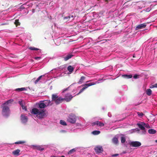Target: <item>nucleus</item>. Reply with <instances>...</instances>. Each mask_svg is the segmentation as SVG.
I'll return each mask as SVG.
<instances>
[{"label": "nucleus", "mask_w": 157, "mask_h": 157, "mask_svg": "<svg viewBox=\"0 0 157 157\" xmlns=\"http://www.w3.org/2000/svg\"><path fill=\"white\" fill-rule=\"evenodd\" d=\"M13 101V100H9L3 103L2 105V114L3 116L8 117L10 114V110L9 106L10 105V104Z\"/></svg>", "instance_id": "obj_1"}, {"label": "nucleus", "mask_w": 157, "mask_h": 157, "mask_svg": "<svg viewBox=\"0 0 157 157\" xmlns=\"http://www.w3.org/2000/svg\"><path fill=\"white\" fill-rule=\"evenodd\" d=\"M45 110L44 109L39 110L37 108H33L31 113L36 115V116L39 119L43 118L45 116Z\"/></svg>", "instance_id": "obj_2"}, {"label": "nucleus", "mask_w": 157, "mask_h": 157, "mask_svg": "<svg viewBox=\"0 0 157 157\" xmlns=\"http://www.w3.org/2000/svg\"><path fill=\"white\" fill-rule=\"evenodd\" d=\"M52 101H54L56 105H58L64 101L63 98L61 96H59L56 94L52 95Z\"/></svg>", "instance_id": "obj_3"}, {"label": "nucleus", "mask_w": 157, "mask_h": 157, "mask_svg": "<svg viewBox=\"0 0 157 157\" xmlns=\"http://www.w3.org/2000/svg\"><path fill=\"white\" fill-rule=\"evenodd\" d=\"M76 116L74 114L71 113L69 115L67 119V121L71 123L75 124L76 122Z\"/></svg>", "instance_id": "obj_4"}, {"label": "nucleus", "mask_w": 157, "mask_h": 157, "mask_svg": "<svg viewBox=\"0 0 157 157\" xmlns=\"http://www.w3.org/2000/svg\"><path fill=\"white\" fill-rule=\"evenodd\" d=\"M96 84L94 82H90L87 84H85L84 85V87L80 90L78 93L77 94V95H78L82 92L85 89L87 88L88 87L90 86Z\"/></svg>", "instance_id": "obj_5"}, {"label": "nucleus", "mask_w": 157, "mask_h": 157, "mask_svg": "<svg viewBox=\"0 0 157 157\" xmlns=\"http://www.w3.org/2000/svg\"><path fill=\"white\" fill-rule=\"evenodd\" d=\"M73 96L69 93L66 94L64 96V98H63V101H65L67 102H69L71 100Z\"/></svg>", "instance_id": "obj_6"}, {"label": "nucleus", "mask_w": 157, "mask_h": 157, "mask_svg": "<svg viewBox=\"0 0 157 157\" xmlns=\"http://www.w3.org/2000/svg\"><path fill=\"white\" fill-rule=\"evenodd\" d=\"M94 150L97 154L101 153L103 151L102 147L100 146H97L95 147L94 148Z\"/></svg>", "instance_id": "obj_7"}, {"label": "nucleus", "mask_w": 157, "mask_h": 157, "mask_svg": "<svg viewBox=\"0 0 157 157\" xmlns=\"http://www.w3.org/2000/svg\"><path fill=\"white\" fill-rule=\"evenodd\" d=\"M130 146L132 147H138L141 146V143L139 141H132L129 143Z\"/></svg>", "instance_id": "obj_8"}, {"label": "nucleus", "mask_w": 157, "mask_h": 157, "mask_svg": "<svg viewBox=\"0 0 157 157\" xmlns=\"http://www.w3.org/2000/svg\"><path fill=\"white\" fill-rule=\"evenodd\" d=\"M96 125L100 127H102L104 126V123L98 121H97L92 123V126H94Z\"/></svg>", "instance_id": "obj_9"}, {"label": "nucleus", "mask_w": 157, "mask_h": 157, "mask_svg": "<svg viewBox=\"0 0 157 157\" xmlns=\"http://www.w3.org/2000/svg\"><path fill=\"white\" fill-rule=\"evenodd\" d=\"M146 26L145 23H144L138 25L136 28V30H137L139 29L145 28Z\"/></svg>", "instance_id": "obj_10"}, {"label": "nucleus", "mask_w": 157, "mask_h": 157, "mask_svg": "<svg viewBox=\"0 0 157 157\" xmlns=\"http://www.w3.org/2000/svg\"><path fill=\"white\" fill-rule=\"evenodd\" d=\"M139 128H140L141 130H145V128L144 125H145V123L144 122H141L140 124L138 123L137 124Z\"/></svg>", "instance_id": "obj_11"}, {"label": "nucleus", "mask_w": 157, "mask_h": 157, "mask_svg": "<svg viewBox=\"0 0 157 157\" xmlns=\"http://www.w3.org/2000/svg\"><path fill=\"white\" fill-rule=\"evenodd\" d=\"M21 120L23 123H25L28 120L27 117L25 115H21Z\"/></svg>", "instance_id": "obj_12"}, {"label": "nucleus", "mask_w": 157, "mask_h": 157, "mask_svg": "<svg viewBox=\"0 0 157 157\" xmlns=\"http://www.w3.org/2000/svg\"><path fill=\"white\" fill-rule=\"evenodd\" d=\"M73 56V55L71 54H68L64 58V60L66 61L71 58Z\"/></svg>", "instance_id": "obj_13"}, {"label": "nucleus", "mask_w": 157, "mask_h": 157, "mask_svg": "<svg viewBox=\"0 0 157 157\" xmlns=\"http://www.w3.org/2000/svg\"><path fill=\"white\" fill-rule=\"evenodd\" d=\"M20 151L19 149H17L12 152L13 154L16 156H18L20 155L19 153Z\"/></svg>", "instance_id": "obj_14"}, {"label": "nucleus", "mask_w": 157, "mask_h": 157, "mask_svg": "<svg viewBox=\"0 0 157 157\" xmlns=\"http://www.w3.org/2000/svg\"><path fill=\"white\" fill-rule=\"evenodd\" d=\"M46 103V102H45V103H44L43 102H41L40 103H39L38 104L39 108L41 109H42L45 108L46 106V105L45 104Z\"/></svg>", "instance_id": "obj_15"}, {"label": "nucleus", "mask_w": 157, "mask_h": 157, "mask_svg": "<svg viewBox=\"0 0 157 157\" xmlns=\"http://www.w3.org/2000/svg\"><path fill=\"white\" fill-rule=\"evenodd\" d=\"M148 132L149 133L151 134H155L156 132V131L153 129H149Z\"/></svg>", "instance_id": "obj_16"}, {"label": "nucleus", "mask_w": 157, "mask_h": 157, "mask_svg": "<svg viewBox=\"0 0 157 157\" xmlns=\"http://www.w3.org/2000/svg\"><path fill=\"white\" fill-rule=\"evenodd\" d=\"M72 18V19H74V16L72 15H71L69 16L65 17L63 18L64 20H67L68 21L71 18Z\"/></svg>", "instance_id": "obj_17"}, {"label": "nucleus", "mask_w": 157, "mask_h": 157, "mask_svg": "<svg viewBox=\"0 0 157 157\" xmlns=\"http://www.w3.org/2000/svg\"><path fill=\"white\" fill-rule=\"evenodd\" d=\"M122 77L127 78H131L132 76V75H122Z\"/></svg>", "instance_id": "obj_18"}, {"label": "nucleus", "mask_w": 157, "mask_h": 157, "mask_svg": "<svg viewBox=\"0 0 157 157\" xmlns=\"http://www.w3.org/2000/svg\"><path fill=\"white\" fill-rule=\"evenodd\" d=\"M112 142L115 144H117L118 142V140L116 137L113 138L112 140Z\"/></svg>", "instance_id": "obj_19"}, {"label": "nucleus", "mask_w": 157, "mask_h": 157, "mask_svg": "<svg viewBox=\"0 0 157 157\" xmlns=\"http://www.w3.org/2000/svg\"><path fill=\"white\" fill-rule=\"evenodd\" d=\"M85 78H86L84 76H82L81 77V78L78 82V83L79 84L82 83L83 82V81L85 80Z\"/></svg>", "instance_id": "obj_20"}, {"label": "nucleus", "mask_w": 157, "mask_h": 157, "mask_svg": "<svg viewBox=\"0 0 157 157\" xmlns=\"http://www.w3.org/2000/svg\"><path fill=\"white\" fill-rule=\"evenodd\" d=\"M28 48L30 50H36V51L40 50V52H41V50L38 48H36L31 47H29Z\"/></svg>", "instance_id": "obj_21"}, {"label": "nucleus", "mask_w": 157, "mask_h": 157, "mask_svg": "<svg viewBox=\"0 0 157 157\" xmlns=\"http://www.w3.org/2000/svg\"><path fill=\"white\" fill-rule=\"evenodd\" d=\"M76 148L72 149H71V150H70V151H69L68 152V154H72L74 153L76 151Z\"/></svg>", "instance_id": "obj_22"}, {"label": "nucleus", "mask_w": 157, "mask_h": 157, "mask_svg": "<svg viewBox=\"0 0 157 157\" xmlns=\"http://www.w3.org/2000/svg\"><path fill=\"white\" fill-rule=\"evenodd\" d=\"M74 70V68L71 66H69L67 67V70L70 72H72Z\"/></svg>", "instance_id": "obj_23"}, {"label": "nucleus", "mask_w": 157, "mask_h": 157, "mask_svg": "<svg viewBox=\"0 0 157 157\" xmlns=\"http://www.w3.org/2000/svg\"><path fill=\"white\" fill-rule=\"evenodd\" d=\"M146 94L148 96L151 94V90L150 89H148L146 90Z\"/></svg>", "instance_id": "obj_24"}, {"label": "nucleus", "mask_w": 157, "mask_h": 157, "mask_svg": "<svg viewBox=\"0 0 157 157\" xmlns=\"http://www.w3.org/2000/svg\"><path fill=\"white\" fill-rule=\"evenodd\" d=\"M15 90L17 91H21L26 90V89L25 88H21L16 89Z\"/></svg>", "instance_id": "obj_25"}, {"label": "nucleus", "mask_w": 157, "mask_h": 157, "mask_svg": "<svg viewBox=\"0 0 157 157\" xmlns=\"http://www.w3.org/2000/svg\"><path fill=\"white\" fill-rule=\"evenodd\" d=\"M100 132L99 131L95 130L92 132V133L94 135H97L99 134Z\"/></svg>", "instance_id": "obj_26"}, {"label": "nucleus", "mask_w": 157, "mask_h": 157, "mask_svg": "<svg viewBox=\"0 0 157 157\" xmlns=\"http://www.w3.org/2000/svg\"><path fill=\"white\" fill-rule=\"evenodd\" d=\"M14 24L16 25V26L19 25H20V23L19 22V20L16 19L15 20Z\"/></svg>", "instance_id": "obj_27"}, {"label": "nucleus", "mask_w": 157, "mask_h": 157, "mask_svg": "<svg viewBox=\"0 0 157 157\" xmlns=\"http://www.w3.org/2000/svg\"><path fill=\"white\" fill-rule=\"evenodd\" d=\"M43 75H41L34 82L35 84L37 83L40 80Z\"/></svg>", "instance_id": "obj_28"}, {"label": "nucleus", "mask_w": 157, "mask_h": 157, "mask_svg": "<svg viewBox=\"0 0 157 157\" xmlns=\"http://www.w3.org/2000/svg\"><path fill=\"white\" fill-rule=\"evenodd\" d=\"M25 142L24 141H19L16 142H15V144H22L25 143Z\"/></svg>", "instance_id": "obj_29"}, {"label": "nucleus", "mask_w": 157, "mask_h": 157, "mask_svg": "<svg viewBox=\"0 0 157 157\" xmlns=\"http://www.w3.org/2000/svg\"><path fill=\"white\" fill-rule=\"evenodd\" d=\"M60 123L63 125H66L67 124L65 121L63 120H61L60 121Z\"/></svg>", "instance_id": "obj_30"}, {"label": "nucleus", "mask_w": 157, "mask_h": 157, "mask_svg": "<svg viewBox=\"0 0 157 157\" xmlns=\"http://www.w3.org/2000/svg\"><path fill=\"white\" fill-rule=\"evenodd\" d=\"M37 149L39 150L42 151L44 150V149L42 147L38 145V147H37Z\"/></svg>", "instance_id": "obj_31"}, {"label": "nucleus", "mask_w": 157, "mask_h": 157, "mask_svg": "<svg viewBox=\"0 0 157 157\" xmlns=\"http://www.w3.org/2000/svg\"><path fill=\"white\" fill-rule=\"evenodd\" d=\"M121 142L122 143H124L125 142L126 140L124 137L122 136L121 138Z\"/></svg>", "instance_id": "obj_32"}, {"label": "nucleus", "mask_w": 157, "mask_h": 157, "mask_svg": "<svg viewBox=\"0 0 157 157\" xmlns=\"http://www.w3.org/2000/svg\"><path fill=\"white\" fill-rule=\"evenodd\" d=\"M137 114L138 116L140 117H142L144 115V114L142 112H138L137 113Z\"/></svg>", "instance_id": "obj_33"}, {"label": "nucleus", "mask_w": 157, "mask_h": 157, "mask_svg": "<svg viewBox=\"0 0 157 157\" xmlns=\"http://www.w3.org/2000/svg\"><path fill=\"white\" fill-rule=\"evenodd\" d=\"M38 145H32L31 146V147H33V149H37V147H38Z\"/></svg>", "instance_id": "obj_34"}, {"label": "nucleus", "mask_w": 157, "mask_h": 157, "mask_svg": "<svg viewBox=\"0 0 157 157\" xmlns=\"http://www.w3.org/2000/svg\"><path fill=\"white\" fill-rule=\"evenodd\" d=\"M139 77V75H138L137 74H135L134 76H133V78L135 79H136L137 78H138Z\"/></svg>", "instance_id": "obj_35"}, {"label": "nucleus", "mask_w": 157, "mask_h": 157, "mask_svg": "<svg viewBox=\"0 0 157 157\" xmlns=\"http://www.w3.org/2000/svg\"><path fill=\"white\" fill-rule=\"evenodd\" d=\"M144 127H145L148 128H150L149 125L148 124H145V125H144Z\"/></svg>", "instance_id": "obj_36"}, {"label": "nucleus", "mask_w": 157, "mask_h": 157, "mask_svg": "<svg viewBox=\"0 0 157 157\" xmlns=\"http://www.w3.org/2000/svg\"><path fill=\"white\" fill-rule=\"evenodd\" d=\"M21 107H22V109H25V110H26V107L25 106H24V105H22Z\"/></svg>", "instance_id": "obj_37"}, {"label": "nucleus", "mask_w": 157, "mask_h": 157, "mask_svg": "<svg viewBox=\"0 0 157 157\" xmlns=\"http://www.w3.org/2000/svg\"><path fill=\"white\" fill-rule=\"evenodd\" d=\"M19 104L21 106L22 105H23V102L22 101H19Z\"/></svg>", "instance_id": "obj_38"}, {"label": "nucleus", "mask_w": 157, "mask_h": 157, "mask_svg": "<svg viewBox=\"0 0 157 157\" xmlns=\"http://www.w3.org/2000/svg\"><path fill=\"white\" fill-rule=\"evenodd\" d=\"M69 88V87L67 88H66L64 89L63 90L62 92L63 93H64L65 92V91H67L68 90V88Z\"/></svg>", "instance_id": "obj_39"}, {"label": "nucleus", "mask_w": 157, "mask_h": 157, "mask_svg": "<svg viewBox=\"0 0 157 157\" xmlns=\"http://www.w3.org/2000/svg\"><path fill=\"white\" fill-rule=\"evenodd\" d=\"M41 57H34V59H41Z\"/></svg>", "instance_id": "obj_40"}, {"label": "nucleus", "mask_w": 157, "mask_h": 157, "mask_svg": "<svg viewBox=\"0 0 157 157\" xmlns=\"http://www.w3.org/2000/svg\"><path fill=\"white\" fill-rule=\"evenodd\" d=\"M119 155V154H114L112 155V157H116L117 156H118Z\"/></svg>", "instance_id": "obj_41"}, {"label": "nucleus", "mask_w": 157, "mask_h": 157, "mask_svg": "<svg viewBox=\"0 0 157 157\" xmlns=\"http://www.w3.org/2000/svg\"><path fill=\"white\" fill-rule=\"evenodd\" d=\"M150 10H151V9L148 8H147L146 9V11L147 12H149L150 11Z\"/></svg>", "instance_id": "obj_42"}, {"label": "nucleus", "mask_w": 157, "mask_h": 157, "mask_svg": "<svg viewBox=\"0 0 157 157\" xmlns=\"http://www.w3.org/2000/svg\"><path fill=\"white\" fill-rule=\"evenodd\" d=\"M154 87H155V84L153 85H152L151 86H150V88H152Z\"/></svg>", "instance_id": "obj_43"}, {"label": "nucleus", "mask_w": 157, "mask_h": 157, "mask_svg": "<svg viewBox=\"0 0 157 157\" xmlns=\"http://www.w3.org/2000/svg\"><path fill=\"white\" fill-rule=\"evenodd\" d=\"M46 101L48 102V105L51 102L50 100H47Z\"/></svg>", "instance_id": "obj_44"}, {"label": "nucleus", "mask_w": 157, "mask_h": 157, "mask_svg": "<svg viewBox=\"0 0 157 157\" xmlns=\"http://www.w3.org/2000/svg\"><path fill=\"white\" fill-rule=\"evenodd\" d=\"M155 87L157 88V83L155 84Z\"/></svg>", "instance_id": "obj_45"}, {"label": "nucleus", "mask_w": 157, "mask_h": 157, "mask_svg": "<svg viewBox=\"0 0 157 157\" xmlns=\"http://www.w3.org/2000/svg\"><path fill=\"white\" fill-rule=\"evenodd\" d=\"M34 12H35V10L33 9V13H34Z\"/></svg>", "instance_id": "obj_46"}, {"label": "nucleus", "mask_w": 157, "mask_h": 157, "mask_svg": "<svg viewBox=\"0 0 157 157\" xmlns=\"http://www.w3.org/2000/svg\"><path fill=\"white\" fill-rule=\"evenodd\" d=\"M155 142H156V143H157V140H156L155 141Z\"/></svg>", "instance_id": "obj_47"}]
</instances>
